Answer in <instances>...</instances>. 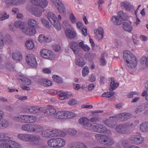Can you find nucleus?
<instances>
[{"label":"nucleus","instance_id":"nucleus-4","mask_svg":"<svg viewBox=\"0 0 148 148\" xmlns=\"http://www.w3.org/2000/svg\"><path fill=\"white\" fill-rule=\"evenodd\" d=\"M52 3L58 10L60 14H64L66 10L65 5L59 0H50Z\"/></svg>","mask_w":148,"mask_h":148},{"label":"nucleus","instance_id":"nucleus-34","mask_svg":"<svg viewBox=\"0 0 148 148\" xmlns=\"http://www.w3.org/2000/svg\"><path fill=\"white\" fill-rule=\"evenodd\" d=\"M38 40L40 42L42 43L44 42H49V41L48 38H47L43 34L40 35L38 39Z\"/></svg>","mask_w":148,"mask_h":148},{"label":"nucleus","instance_id":"nucleus-7","mask_svg":"<svg viewBox=\"0 0 148 148\" xmlns=\"http://www.w3.org/2000/svg\"><path fill=\"white\" fill-rule=\"evenodd\" d=\"M26 62L29 66L32 67H36L37 65L36 61L34 56L32 54H29L26 58Z\"/></svg>","mask_w":148,"mask_h":148},{"label":"nucleus","instance_id":"nucleus-26","mask_svg":"<svg viewBox=\"0 0 148 148\" xmlns=\"http://www.w3.org/2000/svg\"><path fill=\"white\" fill-rule=\"evenodd\" d=\"M13 59L15 60L20 61L22 58V55L19 52H15L12 54Z\"/></svg>","mask_w":148,"mask_h":148},{"label":"nucleus","instance_id":"nucleus-18","mask_svg":"<svg viewBox=\"0 0 148 148\" xmlns=\"http://www.w3.org/2000/svg\"><path fill=\"white\" fill-rule=\"evenodd\" d=\"M32 124H23L21 127V129L26 132H32Z\"/></svg>","mask_w":148,"mask_h":148},{"label":"nucleus","instance_id":"nucleus-51","mask_svg":"<svg viewBox=\"0 0 148 148\" xmlns=\"http://www.w3.org/2000/svg\"><path fill=\"white\" fill-rule=\"evenodd\" d=\"M89 73V70L88 68V67L87 66H84L82 70V75L84 77H85L86 76V75H88V73Z\"/></svg>","mask_w":148,"mask_h":148},{"label":"nucleus","instance_id":"nucleus-50","mask_svg":"<svg viewBox=\"0 0 148 148\" xmlns=\"http://www.w3.org/2000/svg\"><path fill=\"white\" fill-rule=\"evenodd\" d=\"M49 108L45 109L42 108V109L41 110V112H42L45 116H50V113H49Z\"/></svg>","mask_w":148,"mask_h":148},{"label":"nucleus","instance_id":"nucleus-40","mask_svg":"<svg viewBox=\"0 0 148 148\" xmlns=\"http://www.w3.org/2000/svg\"><path fill=\"white\" fill-rule=\"evenodd\" d=\"M118 16H119V18L123 21H125L127 18V16L125 13H124L123 11L119 12L118 14Z\"/></svg>","mask_w":148,"mask_h":148},{"label":"nucleus","instance_id":"nucleus-54","mask_svg":"<svg viewBox=\"0 0 148 148\" xmlns=\"http://www.w3.org/2000/svg\"><path fill=\"white\" fill-rule=\"evenodd\" d=\"M144 110V108L142 105L137 106L135 109V112L136 114L141 112Z\"/></svg>","mask_w":148,"mask_h":148},{"label":"nucleus","instance_id":"nucleus-22","mask_svg":"<svg viewBox=\"0 0 148 148\" xmlns=\"http://www.w3.org/2000/svg\"><path fill=\"white\" fill-rule=\"evenodd\" d=\"M112 22L116 25H120L122 23V21L119 17V16H113L112 17Z\"/></svg>","mask_w":148,"mask_h":148},{"label":"nucleus","instance_id":"nucleus-6","mask_svg":"<svg viewBox=\"0 0 148 148\" xmlns=\"http://www.w3.org/2000/svg\"><path fill=\"white\" fill-rule=\"evenodd\" d=\"M22 31L26 35L29 36H33L36 33V30L35 28L27 25L24 26L22 28Z\"/></svg>","mask_w":148,"mask_h":148},{"label":"nucleus","instance_id":"nucleus-47","mask_svg":"<svg viewBox=\"0 0 148 148\" xmlns=\"http://www.w3.org/2000/svg\"><path fill=\"white\" fill-rule=\"evenodd\" d=\"M14 26L17 28H22L23 27V24L20 21H15L14 23Z\"/></svg>","mask_w":148,"mask_h":148},{"label":"nucleus","instance_id":"nucleus-3","mask_svg":"<svg viewBox=\"0 0 148 148\" xmlns=\"http://www.w3.org/2000/svg\"><path fill=\"white\" fill-rule=\"evenodd\" d=\"M21 147L18 143L10 140H4L0 144V148H21Z\"/></svg>","mask_w":148,"mask_h":148},{"label":"nucleus","instance_id":"nucleus-48","mask_svg":"<svg viewBox=\"0 0 148 148\" xmlns=\"http://www.w3.org/2000/svg\"><path fill=\"white\" fill-rule=\"evenodd\" d=\"M100 117L98 116L93 117L89 120V121L90 122L93 123H97L100 121Z\"/></svg>","mask_w":148,"mask_h":148},{"label":"nucleus","instance_id":"nucleus-25","mask_svg":"<svg viewBox=\"0 0 148 148\" xmlns=\"http://www.w3.org/2000/svg\"><path fill=\"white\" fill-rule=\"evenodd\" d=\"M32 132H40L43 130V128L41 126L36 124H32Z\"/></svg>","mask_w":148,"mask_h":148},{"label":"nucleus","instance_id":"nucleus-61","mask_svg":"<svg viewBox=\"0 0 148 148\" xmlns=\"http://www.w3.org/2000/svg\"><path fill=\"white\" fill-rule=\"evenodd\" d=\"M41 21L43 24L46 27H49V22L47 20L44 18H42L41 19Z\"/></svg>","mask_w":148,"mask_h":148},{"label":"nucleus","instance_id":"nucleus-1","mask_svg":"<svg viewBox=\"0 0 148 148\" xmlns=\"http://www.w3.org/2000/svg\"><path fill=\"white\" fill-rule=\"evenodd\" d=\"M123 56L129 67L133 68L136 67L137 63V60L131 52L128 51H124L123 52Z\"/></svg>","mask_w":148,"mask_h":148},{"label":"nucleus","instance_id":"nucleus-8","mask_svg":"<svg viewBox=\"0 0 148 148\" xmlns=\"http://www.w3.org/2000/svg\"><path fill=\"white\" fill-rule=\"evenodd\" d=\"M129 139L132 143L138 145L142 143L144 139L140 136L138 135H133Z\"/></svg>","mask_w":148,"mask_h":148},{"label":"nucleus","instance_id":"nucleus-17","mask_svg":"<svg viewBox=\"0 0 148 148\" xmlns=\"http://www.w3.org/2000/svg\"><path fill=\"white\" fill-rule=\"evenodd\" d=\"M65 34L66 36L70 39L73 38L75 36V32L70 29H67L65 31Z\"/></svg>","mask_w":148,"mask_h":148},{"label":"nucleus","instance_id":"nucleus-20","mask_svg":"<svg viewBox=\"0 0 148 148\" xmlns=\"http://www.w3.org/2000/svg\"><path fill=\"white\" fill-rule=\"evenodd\" d=\"M123 29L127 32H131L132 30V27L129 23L124 22L123 24Z\"/></svg>","mask_w":148,"mask_h":148},{"label":"nucleus","instance_id":"nucleus-21","mask_svg":"<svg viewBox=\"0 0 148 148\" xmlns=\"http://www.w3.org/2000/svg\"><path fill=\"white\" fill-rule=\"evenodd\" d=\"M54 117L60 119H65L64 111H58L54 114Z\"/></svg>","mask_w":148,"mask_h":148},{"label":"nucleus","instance_id":"nucleus-49","mask_svg":"<svg viewBox=\"0 0 148 148\" xmlns=\"http://www.w3.org/2000/svg\"><path fill=\"white\" fill-rule=\"evenodd\" d=\"M27 123H33L36 120V117L28 115Z\"/></svg>","mask_w":148,"mask_h":148},{"label":"nucleus","instance_id":"nucleus-15","mask_svg":"<svg viewBox=\"0 0 148 148\" xmlns=\"http://www.w3.org/2000/svg\"><path fill=\"white\" fill-rule=\"evenodd\" d=\"M42 8L40 7L34 6L32 9V14L36 16L40 17L42 14Z\"/></svg>","mask_w":148,"mask_h":148},{"label":"nucleus","instance_id":"nucleus-60","mask_svg":"<svg viewBox=\"0 0 148 148\" xmlns=\"http://www.w3.org/2000/svg\"><path fill=\"white\" fill-rule=\"evenodd\" d=\"M78 142H73L70 144L68 146V148H77Z\"/></svg>","mask_w":148,"mask_h":148},{"label":"nucleus","instance_id":"nucleus-43","mask_svg":"<svg viewBox=\"0 0 148 148\" xmlns=\"http://www.w3.org/2000/svg\"><path fill=\"white\" fill-rule=\"evenodd\" d=\"M41 135L45 137H51V131L48 132V130L44 131L42 132Z\"/></svg>","mask_w":148,"mask_h":148},{"label":"nucleus","instance_id":"nucleus-32","mask_svg":"<svg viewBox=\"0 0 148 148\" xmlns=\"http://www.w3.org/2000/svg\"><path fill=\"white\" fill-rule=\"evenodd\" d=\"M65 119H70L76 116L75 114L69 111H64Z\"/></svg>","mask_w":148,"mask_h":148},{"label":"nucleus","instance_id":"nucleus-2","mask_svg":"<svg viewBox=\"0 0 148 148\" xmlns=\"http://www.w3.org/2000/svg\"><path fill=\"white\" fill-rule=\"evenodd\" d=\"M47 16L48 20L55 28L58 31L60 30L61 25L55 15L53 12H49L48 13Z\"/></svg>","mask_w":148,"mask_h":148},{"label":"nucleus","instance_id":"nucleus-41","mask_svg":"<svg viewBox=\"0 0 148 148\" xmlns=\"http://www.w3.org/2000/svg\"><path fill=\"white\" fill-rule=\"evenodd\" d=\"M21 81L23 82V83L27 85H29L31 83V82L30 80L25 77H23L22 78H20L19 81L20 82Z\"/></svg>","mask_w":148,"mask_h":148},{"label":"nucleus","instance_id":"nucleus-44","mask_svg":"<svg viewBox=\"0 0 148 148\" xmlns=\"http://www.w3.org/2000/svg\"><path fill=\"white\" fill-rule=\"evenodd\" d=\"M41 83L45 86H49L51 85L52 84V82L51 81L45 79L42 80Z\"/></svg>","mask_w":148,"mask_h":148},{"label":"nucleus","instance_id":"nucleus-52","mask_svg":"<svg viewBox=\"0 0 148 148\" xmlns=\"http://www.w3.org/2000/svg\"><path fill=\"white\" fill-rule=\"evenodd\" d=\"M140 62L141 63L143 64H145L146 66L148 65V58H147L145 57H142L140 59Z\"/></svg>","mask_w":148,"mask_h":148},{"label":"nucleus","instance_id":"nucleus-57","mask_svg":"<svg viewBox=\"0 0 148 148\" xmlns=\"http://www.w3.org/2000/svg\"><path fill=\"white\" fill-rule=\"evenodd\" d=\"M7 135L6 134L0 133V140L2 142L8 140L7 139Z\"/></svg>","mask_w":148,"mask_h":148},{"label":"nucleus","instance_id":"nucleus-10","mask_svg":"<svg viewBox=\"0 0 148 148\" xmlns=\"http://www.w3.org/2000/svg\"><path fill=\"white\" fill-rule=\"evenodd\" d=\"M115 130L118 132L122 134H128L130 133L129 130L127 129L125 123L117 125L115 128Z\"/></svg>","mask_w":148,"mask_h":148},{"label":"nucleus","instance_id":"nucleus-31","mask_svg":"<svg viewBox=\"0 0 148 148\" xmlns=\"http://www.w3.org/2000/svg\"><path fill=\"white\" fill-rule=\"evenodd\" d=\"M75 63L76 65L82 67L85 65V63L83 58L80 57L76 59Z\"/></svg>","mask_w":148,"mask_h":148},{"label":"nucleus","instance_id":"nucleus-58","mask_svg":"<svg viewBox=\"0 0 148 148\" xmlns=\"http://www.w3.org/2000/svg\"><path fill=\"white\" fill-rule=\"evenodd\" d=\"M18 0H9L6 1V3L7 4L10 5V4H12L14 5H17L18 3Z\"/></svg>","mask_w":148,"mask_h":148},{"label":"nucleus","instance_id":"nucleus-11","mask_svg":"<svg viewBox=\"0 0 148 148\" xmlns=\"http://www.w3.org/2000/svg\"><path fill=\"white\" fill-rule=\"evenodd\" d=\"M41 56L46 59H51L53 56V52L47 49H43L40 52Z\"/></svg>","mask_w":148,"mask_h":148},{"label":"nucleus","instance_id":"nucleus-59","mask_svg":"<svg viewBox=\"0 0 148 148\" xmlns=\"http://www.w3.org/2000/svg\"><path fill=\"white\" fill-rule=\"evenodd\" d=\"M68 132L69 134L73 136L76 134L77 131L73 129L70 128L68 129Z\"/></svg>","mask_w":148,"mask_h":148},{"label":"nucleus","instance_id":"nucleus-53","mask_svg":"<svg viewBox=\"0 0 148 148\" xmlns=\"http://www.w3.org/2000/svg\"><path fill=\"white\" fill-rule=\"evenodd\" d=\"M59 95L60 97L63 98V99H66L68 97V96H67V93L66 92H65L63 91H60Z\"/></svg>","mask_w":148,"mask_h":148},{"label":"nucleus","instance_id":"nucleus-28","mask_svg":"<svg viewBox=\"0 0 148 148\" xmlns=\"http://www.w3.org/2000/svg\"><path fill=\"white\" fill-rule=\"evenodd\" d=\"M56 143V138L51 139L47 141L48 145L53 148H57Z\"/></svg>","mask_w":148,"mask_h":148},{"label":"nucleus","instance_id":"nucleus-12","mask_svg":"<svg viewBox=\"0 0 148 148\" xmlns=\"http://www.w3.org/2000/svg\"><path fill=\"white\" fill-rule=\"evenodd\" d=\"M92 131L99 133H104L106 131L105 126L102 124H96L92 126Z\"/></svg>","mask_w":148,"mask_h":148},{"label":"nucleus","instance_id":"nucleus-36","mask_svg":"<svg viewBox=\"0 0 148 148\" xmlns=\"http://www.w3.org/2000/svg\"><path fill=\"white\" fill-rule=\"evenodd\" d=\"M114 142V141L112 139L106 136L103 144L110 146L113 145Z\"/></svg>","mask_w":148,"mask_h":148},{"label":"nucleus","instance_id":"nucleus-37","mask_svg":"<svg viewBox=\"0 0 148 148\" xmlns=\"http://www.w3.org/2000/svg\"><path fill=\"white\" fill-rule=\"evenodd\" d=\"M8 125L9 123L7 120L3 119L0 120V128H6Z\"/></svg>","mask_w":148,"mask_h":148},{"label":"nucleus","instance_id":"nucleus-42","mask_svg":"<svg viewBox=\"0 0 148 148\" xmlns=\"http://www.w3.org/2000/svg\"><path fill=\"white\" fill-rule=\"evenodd\" d=\"M115 94L114 92H105L103 93L101 96L103 97H106L107 98H110L111 97L114 95Z\"/></svg>","mask_w":148,"mask_h":148},{"label":"nucleus","instance_id":"nucleus-27","mask_svg":"<svg viewBox=\"0 0 148 148\" xmlns=\"http://www.w3.org/2000/svg\"><path fill=\"white\" fill-rule=\"evenodd\" d=\"M140 130L142 132H148V122H145L141 124L140 126Z\"/></svg>","mask_w":148,"mask_h":148},{"label":"nucleus","instance_id":"nucleus-9","mask_svg":"<svg viewBox=\"0 0 148 148\" xmlns=\"http://www.w3.org/2000/svg\"><path fill=\"white\" fill-rule=\"evenodd\" d=\"M31 1L36 6L42 8L46 7L48 4V1L47 0H31Z\"/></svg>","mask_w":148,"mask_h":148},{"label":"nucleus","instance_id":"nucleus-63","mask_svg":"<svg viewBox=\"0 0 148 148\" xmlns=\"http://www.w3.org/2000/svg\"><path fill=\"white\" fill-rule=\"evenodd\" d=\"M28 117V115H21V122L23 121L26 123H27Z\"/></svg>","mask_w":148,"mask_h":148},{"label":"nucleus","instance_id":"nucleus-35","mask_svg":"<svg viewBox=\"0 0 148 148\" xmlns=\"http://www.w3.org/2000/svg\"><path fill=\"white\" fill-rule=\"evenodd\" d=\"M104 123L107 126L112 128H114L115 125L112 122V120L110 119L105 120L104 121Z\"/></svg>","mask_w":148,"mask_h":148},{"label":"nucleus","instance_id":"nucleus-19","mask_svg":"<svg viewBox=\"0 0 148 148\" xmlns=\"http://www.w3.org/2000/svg\"><path fill=\"white\" fill-rule=\"evenodd\" d=\"M57 147H63L66 144L65 140L61 138H56Z\"/></svg>","mask_w":148,"mask_h":148},{"label":"nucleus","instance_id":"nucleus-45","mask_svg":"<svg viewBox=\"0 0 148 148\" xmlns=\"http://www.w3.org/2000/svg\"><path fill=\"white\" fill-rule=\"evenodd\" d=\"M118 86L119 84H118L115 83L114 81H112L110 83V88L109 89L110 90V91H112L114 89L118 87Z\"/></svg>","mask_w":148,"mask_h":148},{"label":"nucleus","instance_id":"nucleus-13","mask_svg":"<svg viewBox=\"0 0 148 148\" xmlns=\"http://www.w3.org/2000/svg\"><path fill=\"white\" fill-rule=\"evenodd\" d=\"M26 108L28 110L29 112L34 114L41 112V110L42 109V107H39L38 106H28Z\"/></svg>","mask_w":148,"mask_h":148},{"label":"nucleus","instance_id":"nucleus-46","mask_svg":"<svg viewBox=\"0 0 148 148\" xmlns=\"http://www.w3.org/2000/svg\"><path fill=\"white\" fill-rule=\"evenodd\" d=\"M89 120L87 118L85 117H83L79 119V124H82L83 125V126L87 123L88 122Z\"/></svg>","mask_w":148,"mask_h":148},{"label":"nucleus","instance_id":"nucleus-56","mask_svg":"<svg viewBox=\"0 0 148 148\" xmlns=\"http://www.w3.org/2000/svg\"><path fill=\"white\" fill-rule=\"evenodd\" d=\"M9 16V14H7V13L4 12L2 14L1 16L0 17V20L3 21L8 18Z\"/></svg>","mask_w":148,"mask_h":148},{"label":"nucleus","instance_id":"nucleus-39","mask_svg":"<svg viewBox=\"0 0 148 148\" xmlns=\"http://www.w3.org/2000/svg\"><path fill=\"white\" fill-rule=\"evenodd\" d=\"M53 80L58 83H62L63 82L62 78L60 76L56 75H53L52 76Z\"/></svg>","mask_w":148,"mask_h":148},{"label":"nucleus","instance_id":"nucleus-16","mask_svg":"<svg viewBox=\"0 0 148 148\" xmlns=\"http://www.w3.org/2000/svg\"><path fill=\"white\" fill-rule=\"evenodd\" d=\"M30 134L20 133L18 134L17 138L20 140L24 141H30Z\"/></svg>","mask_w":148,"mask_h":148},{"label":"nucleus","instance_id":"nucleus-30","mask_svg":"<svg viewBox=\"0 0 148 148\" xmlns=\"http://www.w3.org/2000/svg\"><path fill=\"white\" fill-rule=\"evenodd\" d=\"M25 45L27 48L29 50L32 49L34 47V45L32 40H28L25 42Z\"/></svg>","mask_w":148,"mask_h":148},{"label":"nucleus","instance_id":"nucleus-14","mask_svg":"<svg viewBox=\"0 0 148 148\" xmlns=\"http://www.w3.org/2000/svg\"><path fill=\"white\" fill-rule=\"evenodd\" d=\"M51 137L58 136H64L66 134L65 132L57 129L53 130L51 131Z\"/></svg>","mask_w":148,"mask_h":148},{"label":"nucleus","instance_id":"nucleus-29","mask_svg":"<svg viewBox=\"0 0 148 148\" xmlns=\"http://www.w3.org/2000/svg\"><path fill=\"white\" fill-rule=\"evenodd\" d=\"M100 58L101 65L102 66H105L106 64V58H107V53H103L101 54Z\"/></svg>","mask_w":148,"mask_h":148},{"label":"nucleus","instance_id":"nucleus-62","mask_svg":"<svg viewBox=\"0 0 148 148\" xmlns=\"http://www.w3.org/2000/svg\"><path fill=\"white\" fill-rule=\"evenodd\" d=\"M70 19L71 22L73 23H75L76 21V18L73 14L70 15Z\"/></svg>","mask_w":148,"mask_h":148},{"label":"nucleus","instance_id":"nucleus-55","mask_svg":"<svg viewBox=\"0 0 148 148\" xmlns=\"http://www.w3.org/2000/svg\"><path fill=\"white\" fill-rule=\"evenodd\" d=\"M93 125H92L90 123L88 122L87 123L84 125L83 127L86 129L88 130H91L92 131V126Z\"/></svg>","mask_w":148,"mask_h":148},{"label":"nucleus","instance_id":"nucleus-64","mask_svg":"<svg viewBox=\"0 0 148 148\" xmlns=\"http://www.w3.org/2000/svg\"><path fill=\"white\" fill-rule=\"evenodd\" d=\"M123 114L124 116V121L127 120L131 116V114L128 113H123Z\"/></svg>","mask_w":148,"mask_h":148},{"label":"nucleus","instance_id":"nucleus-33","mask_svg":"<svg viewBox=\"0 0 148 148\" xmlns=\"http://www.w3.org/2000/svg\"><path fill=\"white\" fill-rule=\"evenodd\" d=\"M40 139V136L38 135L30 134V141H38Z\"/></svg>","mask_w":148,"mask_h":148},{"label":"nucleus","instance_id":"nucleus-24","mask_svg":"<svg viewBox=\"0 0 148 148\" xmlns=\"http://www.w3.org/2000/svg\"><path fill=\"white\" fill-rule=\"evenodd\" d=\"M106 136L100 134H97L95 135V137L96 140L100 143L103 144V142L106 138Z\"/></svg>","mask_w":148,"mask_h":148},{"label":"nucleus","instance_id":"nucleus-38","mask_svg":"<svg viewBox=\"0 0 148 148\" xmlns=\"http://www.w3.org/2000/svg\"><path fill=\"white\" fill-rule=\"evenodd\" d=\"M27 24L28 25H27V26L34 27L35 26L37 25V22L34 19H30L28 21Z\"/></svg>","mask_w":148,"mask_h":148},{"label":"nucleus","instance_id":"nucleus-23","mask_svg":"<svg viewBox=\"0 0 148 148\" xmlns=\"http://www.w3.org/2000/svg\"><path fill=\"white\" fill-rule=\"evenodd\" d=\"M121 7H123L127 11H130L132 8V5L127 2H122L121 3Z\"/></svg>","mask_w":148,"mask_h":148},{"label":"nucleus","instance_id":"nucleus-5","mask_svg":"<svg viewBox=\"0 0 148 148\" xmlns=\"http://www.w3.org/2000/svg\"><path fill=\"white\" fill-rule=\"evenodd\" d=\"M70 47L76 56H80L82 50L77 44V43L74 41L71 42L70 43Z\"/></svg>","mask_w":148,"mask_h":148}]
</instances>
